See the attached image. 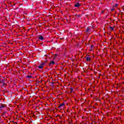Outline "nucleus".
I'll return each mask as SVG.
<instances>
[{
  "mask_svg": "<svg viewBox=\"0 0 124 124\" xmlns=\"http://www.w3.org/2000/svg\"><path fill=\"white\" fill-rule=\"evenodd\" d=\"M80 6H81V4H80L79 2L77 3L75 5V7H79Z\"/></svg>",
  "mask_w": 124,
  "mask_h": 124,
  "instance_id": "1",
  "label": "nucleus"
},
{
  "mask_svg": "<svg viewBox=\"0 0 124 124\" xmlns=\"http://www.w3.org/2000/svg\"><path fill=\"white\" fill-rule=\"evenodd\" d=\"M92 60V59L91 58V57H87L86 58V61L87 62H90V61Z\"/></svg>",
  "mask_w": 124,
  "mask_h": 124,
  "instance_id": "2",
  "label": "nucleus"
},
{
  "mask_svg": "<svg viewBox=\"0 0 124 124\" xmlns=\"http://www.w3.org/2000/svg\"><path fill=\"white\" fill-rule=\"evenodd\" d=\"M4 107H5V106H4V105L2 104H0V109H2V108H4Z\"/></svg>",
  "mask_w": 124,
  "mask_h": 124,
  "instance_id": "3",
  "label": "nucleus"
},
{
  "mask_svg": "<svg viewBox=\"0 0 124 124\" xmlns=\"http://www.w3.org/2000/svg\"><path fill=\"white\" fill-rule=\"evenodd\" d=\"M64 105V103L61 104L59 106L58 108H62V107Z\"/></svg>",
  "mask_w": 124,
  "mask_h": 124,
  "instance_id": "4",
  "label": "nucleus"
},
{
  "mask_svg": "<svg viewBox=\"0 0 124 124\" xmlns=\"http://www.w3.org/2000/svg\"><path fill=\"white\" fill-rule=\"evenodd\" d=\"M51 64L54 65V64H55V62H54L53 61H51L49 63V65H51Z\"/></svg>",
  "mask_w": 124,
  "mask_h": 124,
  "instance_id": "5",
  "label": "nucleus"
},
{
  "mask_svg": "<svg viewBox=\"0 0 124 124\" xmlns=\"http://www.w3.org/2000/svg\"><path fill=\"white\" fill-rule=\"evenodd\" d=\"M44 66H43L41 64H40V65H39L38 66V68H39V69H41V68H43Z\"/></svg>",
  "mask_w": 124,
  "mask_h": 124,
  "instance_id": "6",
  "label": "nucleus"
},
{
  "mask_svg": "<svg viewBox=\"0 0 124 124\" xmlns=\"http://www.w3.org/2000/svg\"><path fill=\"white\" fill-rule=\"evenodd\" d=\"M39 39H40V40H43V39H44V38L43 37V36H39L38 37Z\"/></svg>",
  "mask_w": 124,
  "mask_h": 124,
  "instance_id": "7",
  "label": "nucleus"
},
{
  "mask_svg": "<svg viewBox=\"0 0 124 124\" xmlns=\"http://www.w3.org/2000/svg\"><path fill=\"white\" fill-rule=\"evenodd\" d=\"M26 78H27V79H31V78H32V77L31 76H27L26 77Z\"/></svg>",
  "mask_w": 124,
  "mask_h": 124,
  "instance_id": "8",
  "label": "nucleus"
},
{
  "mask_svg": "<svg viewBox=\"0 0 124 124\" xmlns=\"http://www.w3.org/2000/svg\"><path fill=\"white\" fill-rule=\"evenodd\" d=\"M70 93H73V89L70 88Z\"/></svg>",
  "mask_w": 124,
  "mask_h": 124,
  "instance_id": "9",
  "label": "nucleus"
},
{
  "mask_svg": "<svg viewBox=\"0 0 124 124\" xmlns=\"http://www.w3.org/2000/svg\"><path fill=\"white\" fill-rule=\"evenodd\" d=\"M45 63H46V62H42L41 63V64L43 66H44V65H45Z\"/></svg>",
  "mask_w": 124,
  "mask_h": 124,
  "instance_id": "10",
  "label": "nucleus"
},
{
  "mask_svg": "<svg viewBox=\"0 0 124 124\" xmlns=\"http://www.w3.org/2000/svg\"><path fill=\"white\" fill-rule=\"evenodd\" d=\"M54 86H55V83H54V82H52L51 87H54Z\"/></svg>",
  "mask_w": 124,
  "mask_h": 124,
  "instance_id": "11",
  "label": "nucleus"
},
{
  "mask_svg": "<svg viewBox=\"0 0 124 124\" xmlns=\"http://www.w3.org/2000/svg\"><path fill=\"white\" fill-rule=\"evenodd\" d=\"M109 29H110L111 31H114V28H113L112 27H110Z\"/></svg>",
  "mask_w": 124,
  "mask_h": 124,
  "instance_id": "12",
  "label": "nucleus"
},
{
  "mask_svg": "<svg viewBox=\"0 0 124 124\" xmlns=\"http://www.w3.org/2000/svg\"><path fill=\"white\" fill-rule=\"evenodd\" d=\"M89 31H90V29L87 28V29H86V32H89Z\"/></svg>",
  "mask_w": 124,
  "mask_h": 124,
  "instance_id": "13",
  "label": "nucleus"
},
{
  "mask_svg": "<svg viewBox=\"0 0 124 124\" xmlns=\"http://www.w3.org/2000/svg\"><path fill=\"white\" fill-rule=\"evenodd\" d=\"M115 10V8H113L111 9V11H114Z\"/></svg>",
  "mask_w": 124,
  "mask_h": 124,
  "instance_id": "14",
  "label": "nucleus"
},
{
  "mask_svg": "<svg viewBox=\"0 0 124 124\" xmlns=\"http://www.w3.org/2000/svg\"><path fill=\"white\" fill-rule=\"evenodd\" d=\"M115 6V7H116V6H118V4H116Z\"/></svg>",
  "mask_w": 124,
  "mask_h": 124,
  "instance_id": "15",
  "label": "nucleus"
},
{
  "mask_svg": "<svg viewBox=\"0 0 124 124\" xmlns=\"http://www.w3.org/2000/svg\"><path fill=\"white\" fill-rule=\"evenodd\" d=\"M93 45H92L91 46V48H93Z\"/></svg>",
  "mask_w": 124,
  "mask_h": 124,
  "instance_id": "16",
  "label": "nucleus"
},
{
  "mask_svg": "<svg viewBox=\"0 0 124 124\" xmlns=\"http://www.w3.org/2000/svg\"><path fill=\"white\" fill-rule=\"evenodd\" d=\"M5 112H4V113H3V115H5Z\"/></svg>",
  "mask_w": 124,
  "mask_h": 124,
  "instance_id": "17",
  "label": "nucleus"
},
{
  "mask_svg": "<svg viewBox=\"0 0 124 124\" xmlns=\"http://www.w3.org/2000/svg\"><path fill=\"white\" fill-rule=\"evenodd\" d=\"M1 121V118L0 117V122Z\"/></svg>",
  "mask_w": 124,
  "mask_h": 124,
  "instance_id": "18",
  "label": "nucleus"
},
{
  "mask_svg": "<svg viewBox=\"0 0 124 124\" xmlns=\"http://www.w3.org/2000/svg\"><path fill=\"white\" fill-rule=\"evenodd\" d=\"M0 110H1V109L0 108Z\"/></svg>",
  "mask_w": 124,
  "mask_h": 124,
  "instance_id": "19",
  "label": "nucleus"
}]
</instances>
